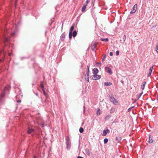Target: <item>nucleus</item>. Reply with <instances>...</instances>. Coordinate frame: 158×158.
I'll use <instances>...</instances> for the list:
<instances>
[{"mask_svg": "<svg viewBox=\"0 0 158 158\" xmlns=\"http://www.w3.org/2000/svg\"><path fill=\"white\" fill-rule=\"evenodd\" d=\"M108 140L107 138H105L104 140V144H106L107 143Z\"/></svg>", "mask_w": 158, "mask_h": 158, "instance_id": "393cba45", "label": "nucleus"}, {"mask_svg": "<svg viewBox=\"0 0 158 158\" xmlns=\"http://www.w3.org/2000/svg\"><path fill=\"white\" fill-rule=\"evenodd\" d=\"M112 85V83L111 82H105L104 83V85L106 86H110Z\"/></svg>", "mask_w": 158, "mask_h": 158, "instance_id": "4468645a", "label": "nucleus"}, {"mask_svg": "<svg viewBox=\"0 0 158 158\" xmlns=\"http://www.w3.org/2000/svg\"><path fill=\"white\" fill-rule=\"evenodd\" d=\"M137 5L136 4H135L133 7H132V9L130 12V14H132L135 13L137 10Z\"/></svg>", "mask_w": 158, "mask_h": 158, "instance_id": "7ed1b4c3", "label": "nucleus"}, {"mask_svg": "<svg viewBox=\"0 0 158 158\" xmlns=\"http://www.w3.org/2000/svg\"><path fill=\"white\" fill-rule=\"evenodd\" d=\"M7 87H5L4 89V90H7Z\"/></svg>", "mask_w": 158, "mask_h": 158, "instance_id": "49530a36", "label": "nucleus"}, {"mask_svg": "<svg viewBox=\"0 0 158 158\" xmlns=\"http://www.w3.org/2000/svg\"><path fill=\"white\" fill-rule=\"evenodd\" d=\"M156 51L158 53V45H157L156 47Z\"/></svg>", "mask_w": 158, "mask_h": 158, "instance_id": "58836bf2", "label": "nucleus"}, {"mask_svg": "<svg viewBox=\"0 0 158 158\" xmlns=\"http://www.w3.org/2000/svg\"><path fill=\"white\" fill-rule=\"evenodd\" d=\"M51 23H52L53 22V21L52 20V19L51 20Z\"/></svg>", "mask_w": 158, "mask_h": 158, "instance_id": "09e8293b", "label": "nucleus"}, {"mask_svg": "<svg viewBox=\"0 0 158 158\" xmlns=\"http://www.w3.org/2000/svg\"><path fill=\"white\" fill-rule=\"evenodd\" d=\"M9 55H10V56H11V54H10V53H9Z\"/></svg>", "mask_w": 158, "mask_h": 158, "instance_id": "864d4df0", "label": "nucleus"}, {"mask_svg": "<svg viewBox=\"0 0 158 158\" xmlns=\"http://www.w3.org/2000/svg\"><path fill=\"white\" fill-rule=\"evenodd\" d=\"M79 132L80 133H82L84 131V129H83V128L81 127L79 129Z\"/></svg>", "mask_w": 158, "mask_h": 158, "instance_id": "b1692460", "label": "nucleus"}, {"mask_svg": "<svg viewBox=\"0 0 158 158\" xmlns=\"http://www.w3.org/2000/svg\"><path fill=\"white\" fill-rule=\"evenodd\" d=\"M97 44V42H95L91 45V50L92 51L95 52Z\"/></svg>", "mask_w": 158, "mask_h": 158, "instance_id": "20e7f679", "label": "nucleus"}, {"mask_svg": "<svg viewBox=\"0 0 158 158\" xmlns=\"http://www.w3.org/2000/svg\"><path fill=\"white\" fill-rule=\"evenodd\" d=\"M149 141H148V143H152L153 142V140L152 138L151 137V135H149Z\"/></svg>", "mask_w": 158, "mask_h": 158, "instance_id": "f8f14e48", "label": "nucleus"}, {"mask_svg": "<svg viewBox=\"0 0 158 158\" xmlns=\"http://www.w3.org/2000/svg\"><path fill=\"white\" fill-rule=\"evenodd\" d=\"M110 133V131L108 129L102 131V135L103 136H106L107 134L109 133Z\"/></svg>", "mask_w": 158, "mask_h": 158, "instance_id": "423d86ee", "label": "nucleus"}, {"mask_svg": "<svg viewBox=\"0 0 158 158\" xmlns=\"http://www.w3.org/2000/svg\"><path fill=\"white\" fill-rule=\"evenodd\" d=\"M110 117V115H108L106 116V117L105 118V119L106 120H107Z\"/></svg>", "mask_w": 158, "mask_h": 158, "instance_id": "72a5a7b5", "label": "nucleus"}, {"mask_svg": "<svg viewBox=\"0 0 158 158\" xmlns=\"http://www.w3.org/2000/svg\"><path fill=\"white\" fill-rule=\"evenodd\" d=\"M40 87L42 88V89L44 92V87L43 83H41L40 84Z\"/></svg>", "mask_w": 158, "mask_h": 158, "instance_id": "5701e85b", "label": "nucleus"}, {"mask_svg": "<svg viewBox=\"0 0 158 158\" xmlns=\"http://www.w3.org/2000/svg\"><path fill=\"white\" fill-rule=\"evenodd\" d=\"M105 71L106 72L108 73L109 74H111L112 73V72L111 69L108 67H105Z\"/></svg>", "mask_w": 158, "mask_h": 158, "instance_id": "39448f33", "label": "nucleus"}, {"mask_svg": "<svg viewBox=\"0 0 158 158\" xmlns=\"http://www.w3.org/2000/svg\"><path fill=\"white\" fill-rule=\"evenodd\" d=\"M93 77H94V78L93 79L94 80H96L99 79L101 77V75H97V74H94L92 75Z\"/></svg>", "mask_w": 158, "mask_h": 158, "instance_id": "0eeeda50", "label": "nucleus"}, {"mask_svg": "<svg viewBox=\"0 0 158 158\" xmlns=\"http://www.w3.org/2000/svg\"><path fill=\"white\" fill-rule=\"evenodd\" d=\"M146 83V82L145 81H143L142 83V85H141V88L143 90L144 89L145 84Z\"/></svg>", "mask_w": 158, "mask_h": 158, "instance_id": "ddd939ff", "label": "nucleus"}, {"mask_svg": "<svg viewBox=\"0 0 158 158\" xmlns=\"http://www.w3.org/2000/svg\"><path fill=\"white\" fill-rule=\"evenodd\" d=\"M100 40L101 41H104L106 42H107L109 40V39L107 38H101Z\"/></svg>", "mask_w": 158, "mask_h": 158, "instance_id": "f3484780", "label": "nucleus"}, {"mask_svg": "<svg viewBox=\"0 0 158 158\" xmlns=\"http://www.w3.org/2000/svg\"><path fill=\"white\" fill-rule=\"evenodd\" d=\"M157 100H158V95H157Z\"/></svg>", "mask_w": 158, "mask_h": 158, "instance_id": "603ef678", "label": "nucleus"}, {"mask_svg": "<svg viewBox=\"0 0 158 158\" xmlns=\"http://www.w3.org/2000/svg\"><path fill=\"white\" fill-rule=\"evenodd\" d=\"M77 35V32L76 30H74L73 32L72 36L73 37H75Z\"/></svg>", "mask_w": 158, "mask_h": 158, "instance_id": "dca6fc26", "label": "nucleus"}, {"mask_svg": "<svg viewBox=\"0 0 158 158\" xmlns=\"http://www.w3.org/2000/svg\"><path fill=\"white\" fill-rule=\"evenodd\" d=\"M63 23H62V27H61V29L62 30V29H63Z\"/></svg>", "mask_w": 158, "mask_h": 158, "instance_id": "3c124183", "label": "nucleus"}, {"mask_svg": "<svg viewBox=\"0 0 158 158\" xmlns=\"http://www.w3.org/2000/svg\"><path fill=\"white\" fill-rule=\"evenodd\" d=\"M126 37L125 35H124L123 36V42H121V43H123L125 41V40H126Z\"/></svg>", "mask_w": 158, "mask_h": 158, "instance_id": "cd10ccee", "label": "nucleus"}, {"mask_svg": "<svg viewBox=\"0 0 158 158\" xmlns=\"http://www.w3.org/2000/svg\"><path fill=\"white\" fill-rule=\"evenodd\" d=\"M101 113V111L99 109H98L97 113V115H100Z\"/></svg>", "mask_w": 158, "mask_h": 158, "instance_id": "a878e982", "label": "nucleus"}, {"mask_svg": "<svg viewBox=\"0 0 158 158\" xmlns=\"http://www.w3.org/2000/svg\"><path fill=\"white\" fill-rule=\"evenodd\" d=\"M97 66H100L101 65V64L100 63L97 62L96 64Z\"/></svg>", "mask_w": 158, "mask_h": 158, "instance_id": "c756f323", "label": "nucleus"}, {"mask_svg": "<svg viewBox=\"0 0 158 158\" xmlns=\"http://www.w3.org/2000/svg\"><path fill=\"white\" fill-rule=\"evenodd\" d=\"M109 97L110 99V101L114 104H116L118 103V102L117 100L112 95L110 96Z\"/></svg>", "mask_w": 158, "mask_h": 158, "instance_id": "f03ea898", "label": "nucleus"}, {"mask_svg": "<svg viewBox=\"0 0 158 158\" xmlns=\"http://www.w3.org/2000/svg\"><path fill=\"white\" fill-rule=\"evenodd\" d=\"M89 64H88L87 67V71L86 72V75L87 76H89Z\"/></svg>", "mask_w": 158, "mask_h": 158, "instance_id": "2eb2a0df", "label": "nucleus"}, {"mask_svg": "<svg viewBox=\"0 0 158 158\" xmlns=\"http://www.w3.org/2000/svg\"><path fill=\"white\" fill-rule=\"evenodd\" d=\"M134 107V106H132L131 107L129 108L127 110V111L128 112H130L131 110Z\"/></svg>", "mask_w": 158, "mask_h": 158, "instance_id": "473e14b6", "label": "nucleus"}, {"mask_svg": "<svg viewBox=\"0 0 158 158\" xmlns=\"http://www.w3.org/2000/svg\"><path fill=\"white\" fill-rule=\"evenodd\" d=\"M106 54H105L104 55V56L102 58V62H104V61H105V59L106 58Z\"/></svg>", "mask_w": 158, "mask_h": 158, "instance_id": "bb28decb", "label": "nucleus"}, {"mask_svg": "<svg viewBox=\"0 0 158 158\" xmlns=\"http://www.w3.org/2000/svg\"><path fill=\"white\" fill-rule=\"evenodd\" d=\"M9 40V39L7 37H6V36H4V42L5 44V43L7 42L8 40Z\"/></svg>", "mask_w": 158, "mask_h": 158, "instance_id": "412c9836", "label": "nucleus"}, {"mask_svg": "<svg viewBox=\"0 0 158 158\" xmlns=\"http://www.w3.org/2000/svg\"><path fill=\"white\" fill-rule=\"evenodd\" d=\"M114 110H112V109H111L110 111V113H113L114 112Z\"/></svg>", "mask_w": 158, "mask_h": 158, "instance_id": "37998d69", "label": "nucleus"}, {"mask_svg": "<svg viewBox=\"0 0 158 158\" xmlns=\"http://www.w3.org/2000/svg\"><path fill=\"white\" fill-rule=\"evenodd\" d=\"M86 4L84 5L83 6V7L82 8V9H81V11H82V12H83V11H85V9L86 8Z\"/></svg>", "mask_w": 158, "mask_h": 158, "instance_id": "6ab92c4d", "label": "nucleus"}, {"mask_svg": "<svg viewBox=\"0 0 158 158\" xmlns=\"http://www.w3.org/2000/svg\"><path fill=\"white\" fill-rule=\"evenodd\" d=\"M85 153L88 156H89L90 155V152L89 149H87L85 150Z\"/></svg>", "mask_w": 158, "mask_h": 158, "instance_id": "4be33fe9", "label": "nucleus"}, {"mask_svg": "<svg viewBox=\"0 0 158 158\" xmlns=\"http://www.w3.org/2000/svg\"><path fill=\"white\" fill-rule=\"evenodd\" d=\"M143 92H142V93H140V94H137L136 96H137V97H136V99L135 100V102H136L137 100H138L139 99V98H140V97H141V95H142V94H143Z\"/></svg>", "mask_w": 158, "mask_h": 158, "instance_id": "9d476101", "label": "nucleus"}, {"mask_svg": "<svg viewBox=\"0 0 158 158\" xmlns=\"http://www.w3.org/2000/svg\"><path fill=\"white\" fill-rule=\"evenodd\" d=\"M74 29V26L73 25H72L70 27V30H69V32L70 33H72L73 30Z\"/></svg>", "mask_w": 158, "mask_h": 158, "instance_id": "aec40b11", "label": "nucleus"}, {"mask_svg": "<svg viewBox=\"0 0 158 158\" xmlns=\"http://www.w3.org/2000/svg\"><path fill=\"white\" fill-rule=\"evenodd\" d=\"M120 82L122 83H123V81L122 80H121Z\"/></svg>", "mask_w": 158, "mask_h": 158, "instance_id": "de8ad7c7", "label": "nucleus"}, {"mask_svg": "<svg viewBox=\"0 0 158 158\" xmlns=\"http://www.w3.org/2000/svg\"><path fill=\"white\" fill-rule=\"evenodd\" d=\"M98 72V70L97 68H94L93 69V73L94 74H97Z\"/></svg>", "mask_w": 158, "mask_h": 158, "instance_id": "1a4fd4ad", "label": "nucleus"}, {"mask_svg": "<svg viewBox=\"0 0 158 158\" xmlns=\"http://www.w3.org/2000/svg\"><path fill=\"white\" fill-rule=\"evenodd\" d=\"M123 42V40H120V42Z\"/></svg>", "mask_w": 158, "mask_h": 158, "instance_id": "8fccbe9b", "label": "nucleus"}, {"mask_svg": "<svg viewBox=\"0 0 158 158\" xmlns=\"http://www.w3.org/2000/svg\"><path fill=\"white\" fill-rule=\"evenodd\" d=\"M152 71L149 70L148 73L147 75L148 77H149L151 76V75L152 74Z\"/></svg>", "mask_w": 158, "mask_h": 158, "instance_id": "2f4dec72", "label": "nucleus"}, {"mask_svg": "<svg viewBox=\"0 0 158 158\" xmlns=\"http://www.w3.org/2000/svg\"><path fill=\"white\" fill-rule=\"evenodd\" d=\"M34 131V130L32 129H29L27 131L28 134H31Z\"/></svg>", "mask_w": 158, "mask_h": 158, "instance_id": "a211bd4d", "label": "nucleus"}, {"mask_svg": "<svg viewBox=\"0 0 158 158\" xmlns=\"http://www.w3.org/2000/svg\"><path fill=\"white\" fill-rule=\"evenodd\" d=\"M4 58L2 59H0V62H2V61H3V60H4V58H5V53L4 54Z\"/></svg>", "mask_w": 158, "mask_h": 158, "instance_id": "c9c22d12", "label": "nucleus"}, {"mask_svg": "<svg viewBox=\"0 0 158 158\" xmlns=\"http://www.w3.org/2000/svg\"><path fill=\"white\" fill-rule=\"evenodd\" d=\"M34 158H35V157H34Z\"/></svg>", "mask_w": 158, "mask_h": 158, "instance_id": "6e6d98bb", "label": "nucleus"}, {"mask_svg": "<svg viewBox=\"0 0 158 158\" xmlns=\"http://www.w3.org/2000/svg\"><path fill=\"white\" fill-rule=\"evenodd\" d=\"M21 102V100H18L17 101V102H18V103H19V102Z\"/></svg>", "mask_w": 158, "mask_h": 158, "instance_id": "79ce46f5", "label": "nucleus"}, {"mask_svg": "<svg viewBox=\"0 0 158 158\" xmlns=\"http://www.w3.org/2000/svg\"><path fill=\"white\" fill-rule=\"evenodd\" d=\"M90 2V1L89 0H87L86 1V4H88V3H89Z\"/></svg>", "mask_w": 158, "mask_h": 158, "instance_id": "ea45409f", "label": "nucleus"}, {"mask_svg": "<svg viewBox=\"0 0 158 158\" xmlns=\"http://www.w3.org/2000/svg\"><path fill=\"white\" fill-rule=\"evenodd\" d=\"M122 140V138L120 136L116 137V140L118 143L120 142Z\"/></svg>", "mask_w": 158, "mask_h": 158, "instance_id": "9b49d317", "label": "nucleus"}, {"mask_svg": "<svg viewBox=\"0 0 158 158\" xmlns=\"http://www.w3.org/2000/svg\"><path fill=\"white\" fill-rule=\"evenodd\" d=\"M153 69V66L151 67L150 68V69H149V71H152V70Z\"/></svg>", "mask_w": 158, "mask_h": 158, "instance_id": "e433bc0d", "label": "nucleus"}, {"mask_svg": "<svg viewBox=\"0 0 158 158\" xmlns=\"http://www.w3.org/2000/svg\"><path fill=\"white\" fill-rule=\"evenodd\" d=\"M85 80L86 81H87L88 82H89V76H87V77L86 78V75H85Z\"/></svg>", "mask_w": 158, "mask_h": 158, "instance_id": "f704fd0d", "label": "nucleus"}, {"mask_svg": "<svg viewBox=\"0 0 158 158\" xmlns=\"http://www.w3.org/2000/svg\"><path fill=\"white\" fill-rule=\"evenodd\" d=\"M113 53L112 52H110V56H112L113 55Z\"/></svg>", "mask_w": 158, "mask_h": 158, "instance_id": "a19ab883", "label": "nucleus"}, {"mask_svg": "<svg viewBox=\"0 0 158 158\" xmlns=\"http://www.w3.org/2000/svg\"><path fill=\"white\" fill-rule=\"evenodd\" d=\"M72 33H70L69 32V38L70 39H71L72 38Z\"/></svg>", "mask_w": 158, "mask_h": 158, "instance_id": "c85d7f7f", "label": "nucleus"}, {"mask_svg": "<svg viewBox=\"0 0 158 158\" xmlns=\"http://www.w3.org/2000/svg\"><path fill=\"white\" fill-rule=\"evenodd\" d=\"M3 51H4L3 49L2 50L0 51V54Z\"/></svg>", "mask_w": 158, "mask_h": 158, "instance_id": "a18cd8bd", "label": "nucleus"}, {"mask_svg": "<svg viewBox=\"0 0 158 158\" xmlns=\"http://www.w3.org/2000/svg\"><path fill=\"white\" fill-rule=\"evenodd\" d=\"M66 149L69 150L71 146V142L69 137L68 135L66 136Z\"/></svg>", "mask_w": 158, "mask_h": 158, "instance_id": "f257e3e1", "label": "nucleus"}, {"mask_svg": "<svg viewBox=\"0 0 158 158\" xmlns=\"http://www.w3.org/2000/svg\"><path fill=\"white\" fill-rule=\"evenodd\" d=\"M77 158H83V157L81 156H78Z\"/></svg>", "mask_w": 158, "mask_h": 158, "instance_id": "c03bdc74", "label": "nucleus"}, {"mask_svg": "<svg viewBox=\"0 0 158 158\" xmlns=\"http://www.w3.org/2000/svg\"><path fill=\"white\" fill-rule=\"evenodd\" d=\"M14 33H13V34L12 35H12H14Z\"/></svg>", "mask_w": 158, "mask_h": 158, "instance_id": "5fc2aeb1", "label": "nucleus"}, {"mask_svg": "<svg viewBox=\"0 0 158 158\" xmlns=\"http://www.w3.org/2000/svg\"><path fill=\"white\" fill-rule=\"evenodd\" d=\"M116 54L117 56H118L119 55V52L118 51H116Z\"/></svg>", "mask_w": 158, "mask_h": 158, "instance_id": "4c0bfd02", "label": "nucleus"}, {"mask_svg": "<svg viewBox=\"0 0 158 158\" xmlns=\"http://www.w3.org/2000/svg\"><path fill=\"white\" fill-rule=\"evenodd\" d=\"M5 93L4 92H3L1 95V97L2 98H4L5 96Z\"/></svg>", "mask_w": 158, "mask_h": 158, "instance_id": "7c9ffc66", "label": "nucleus"}, {"mask_svg": "<svg viewBox=\"0 0 158 158\" xmlns=\"http://www.w3.org/2000/svg\"><path fill=\"white\" fill-rule=\"evenodd\" d=\"M65 32H64L61 35L60 40L62 41H63L65 38Z\"/></svg>", "mask_w": 158, "mask_h": 158, "instance_id": "6e6552de", "label": "nucleus"}]
</instances>
